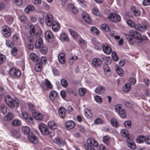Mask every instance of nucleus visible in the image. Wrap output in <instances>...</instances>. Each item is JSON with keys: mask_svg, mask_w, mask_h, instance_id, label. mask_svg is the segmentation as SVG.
I'll return each mask as SVG.
<instances>
[{"mask_svg": "<svg viewBox=\"0 0 150 150\" xmlns=\"http://www.w3.org/2000/svg\"><path fill=\"white\" fill-rule=\"evenodd\" d=\"M6 104L11 108H13L15 106L16 108H18L19 106V101L17 98L13 99L11 96L7 95L5 98Z\"/></svg>", "mask_w": 150, "mask_h": 150, "instance_id": "obj_1", "label": "nucleus"}, {"mask_svg": "<svg viewBox=\"0 0 150 150\" xmlns=\"http://www.w3.org/2000/svg\"><path fill=\"white\" fill-rule=\"evenodd\" d=\"M129 34L133 38L138 40L139 41L137 42V43L139 46L142 45L144 40L148 39V38L146 36L142 37L139 33L134 30H130L129 32Z\"/></svg>", "mask_w": 150, "mask_h": 150, "instance_id": "obj_2", "label": "nucleus"}, {"mask_svg": "<svg viewBox=\"0 0 150 150\" xmlns=\"http://www.w3.org/2000/svg\"><path fill=\"white\" fill-rule=\"evenodd\" d=\"M149 28V25L148 23H144L143 25L137 23L135 24L134 28L137 31L143 32L145 30H146Z\"/></svg>", "mask_w": 150, "mask_h": 150, "instance_id": "obj_3", "label": "nucleus"}, {"mask_svg": "<svg viewBox=\"0 0 150 150\" xmlns=\"http://www.w3.org/2000/svg\"><path fill=\"white\" fill-rule=\"evenodd\" d=\"M108 18L110 21L115 22H119L121 20L120 15L115 13H112L109 14Z\"/></svg>", "mask_w": 150, "mask_h": 150, "instance_id": "obj_4", "label": "nucleus"}, {"mask_svg": "<svg viewBox=\"0 0 150 150\" xmlns=\"http://www.w3.org/2000/svg\"><path fill=\"white\" fill-rule=\"evenodd\" d=\"M33 41L37 40L35 44V47L36 48L39 49L41 47H42V45H44L43 44L42 40L40 34L37 35V37L35 39L33 38Z\"/></svg>", "mask_w": 150, "mask_h": 150, "instance_id": "obj_5", "label": "nucleus"}, {"mask_svg": "<svg viewBox=\"0 0 150 150\" xmlns=\"http://www.w3.org/2000/svg\"><path fill=\"white\" fill-rule=\"evenodd\" d=\"M39 128L41 133L44 135H48L50 133L47 127L44 124H41L39 125Z\"/></svg>", "mask_w": 150, "mask_h": 150, "instance_id": "obj_6", "label": "nucleus"}, {"mask_svg": "<svg viewBox=\"0 0 150 150\" xmlns=\"http://www.w3.org/2000/svg\"><path fill=\"white\" fill-rule=\"evenodd\" d=\"M35 27L33 25H30V36L28 37V40L30 41L32 40V39H35L37 37V35L39 34L36 33L35 31Z\"/></svg>", "mask_w": 150, "mask_h": 150, "instance_id": "obj_7", "label": "nucleus"}, {"mask_svg": "<svg viewBox=\"0 0 150 150\" xmlns=\"http://www.w3.org/2000/svg\"><path fill=\"white\" fill-rule=\"evenodd\" d=\"M45 37L46 40L50 42H53L54 40V36L51 31L47 30L45 33Z\"/></svg>", "mask_w": 150, "mask_h": 150, "instance_id": "obj_8", "label": "nucleus"}, {"mask_svg": "<svg viewBox=\"0 0 150 150\" xmlns=\"http://www.w3.org/2000/svg\"><path fill=\"white\" fill-rule=\"evenodd\" d=\"M2 33L5 37H8L10 36L11 31L10 28L6 26H4L2 28Z\"/></svg>", "mask_w": 150, "mask_h": 150, "instance_id": "obj_9", "label": "nucleus"}, {"mask_svg": "<svg viewBox=\"0 0 150 150\" xmlns=\"http://www.w3.org/2000/svg\"><path fill=\"white\" fill-rule=\"evenodd\" d=\"M10 74L11 76L15 77H19L21 75V71L15 68H12L10 69Z\"/></svg>", "mask_w": 150, "mask_h": 150, "instance_id": "obj_10", "label": "nucleus"}, {"mask_svg": "<svg viewBox=\"0 0 150 150\" xmlns=\"http://www.w3.org/2000/svg\"><path fill=\"white\" fill-rule=\"evenodd\" d=\"M41 86L45 90H47L48 88L52 89V87L50 82L47 79H45L44 83H42Z\"/></svg>", "mask_w": 150, "mask_h": 150, "instance_id": "obj_11", "label": "nucleus"}, {"mask_svg": "<svg viewBox=\"0 0 150 150\" xmlns=\"http://www.w3.org/2000/svg\"><path fill=\"white\" fill-rule=\"evenodd\" d=\"M102 49L103 51L107 54H110L112 52V49L108 44H104L103 45Z\"/></svg>", "mask_w": 150, "mask_h": 150, "instance_id": "obj_12", "label": "nucleus"}, {"mask_svg": "<svg viewBox=\"0 0 150 150\" xmlns=\"http://www.w3.org/2000/svg\"><path fill=\"white\" fill-rule=\"evenodd\" d=\"M92 64L95 67H100L102 64L101 60L98 58H94L92 60Z\"/></svg>", "mask_w": 150, "mask_h": 150, "instance_id": "obj_13", "label": "nucleus"}, {"mask_svg": "<svg viewBox=\"0 0 150 150\" xmlns=\"http://www.w3.org/2000/svg\"><path fill=\"white\" fill-rule=\"evenodd\" d=\"M53 16L50 14L47 15L45 18V22L47 25L50 26L53 24Z\"/></svg>", "mask_w": 150, "mask_h": 150, "instance_id": "obj_14", "label": "nucleus"}, {"mask_svg": "<svg viewBox=\"0 0 150 150\" xmlns=\"http://www.w3.org/2000/svg\"><path fill=\"white\" fill-rule=\"evenodd\" d=\"M28 138L32 143L34 144H37L38 143V138L34 134H29L28 136Z\"/></svg>", "mask_w": 150, "mask_h": 150, "instance_id": "obj_15", "label": "nucleus"}, {"mask_svg": "<svg viewBox=\"0 0 150 150\" xmlns=\"http://www.w3.org/2000/svg\"><path fill=\"white\" fill-rule=\"evenodd\" d=\"M66 109L63 107H60L59 108L58 112L60 117L62 118L64 117L66 112Z\"/></svg>", "mask_w": 150, "mask_h": 150, "instance_id": "obj_16", "label": "nucleus"}, {"mask_svg": "<svg viewBox=\"0 0 150 150\" xmlns=\"http://www.w3.org/2000/svg\"><path fill=\"white\" fill-rule=\"evenodd\" d=\"M33 116L35 119L38 120H41L43 117L42 114L37 111L33 112Z\"/></svg>", "mask_w": 150, "mask_h": 150, "instance_id": "obj_17", "label": "nucleus"}, {"mask_svg": "<svg viewBox=\"0 0 150 150\" xmlns=\"http://www.w3.org/2000/svg\"><path fill=\"white\" fill-rule=\"evenodd\" d=\"M65 127L68 129H73L75 126L74 122L71 120L67 121L65 124Z\"/></svg>", "mask_w": 150, "mask_h": 150, "instance_id": "obj_18", "label": "nucleus"}, {"mask_svg": "<svg viewBox=\"0 0 150 150\" xmlns=\"http://www.w3.org/2000/svg\"><path fill=\"white\" fill-rule=\"evenodd\" d=\"M127 145L129 148L133 149H135L136 148V145L132 140L129 139V138L127 139Z\"/></svg>", "mask_w": 150, "mask_h": 150, "instance_id": "obj_19", "label": "nucleus"}, {"mask_svg": "<svg viewBox=\"0 0 150 150\" xmlns=\"http://www.w3.org/2000/svg\"><path fill=\"white\" fill-rule=\"evenodd\" d=\"M58 59L59 62L61 64H64L65 63V54L64 53H61L58 55Z\"/></svg>", "mask_w": 150, "mask_h": 150, "instance_id": "obj_20", "label": "nucleus"}, {"mask_svg": "<svg viewBox=\"0 0 150 150\" xmlns=\"http://www.w3.org/2000/svg\"><path fill=\"white\" fill-rule=\"evenodd\" d=\"M52 28L53 31L56 32L59 31L60 28L59 24L57 22L54 21L52 24Z\"/></svg>", "mask_w": 150, "mask_h": 150, "instance_id": "obj_21", "label": "nucleus"}, {"mask_svg": "<svg viewBox=\"0 0 150 150\" xmlns=\"http://www.w3.org/2000/svg\"><path fill=\"white\" fill-rule=\"evenodd\" d=\"M105 90L104 87L98 86L96 88L95 92L97 94H101L104 93Z\"/></svg>", "mask_w": 150, "mask_h": 150, "instance_id": "obj_22", "label": "nucleus"}, {"mask_svg": "<svg viewBox=\"0 0 150 150\" xmlns=\"http://www.w3.org/2000/svg\"><path fill=\"white\" fill-rule=\"evenodd\" d=\"M54 142L59 146H62L64 145L65 142L62 139L59 137L55 138Z\"/></svg>", "mask_w": 150, "mask_h": 150, "instance_id": "obj_23", "label": "nucleus"}, {"mask_svg": "<svg viewBox=\"0 0 150 150\" xmlns=\"http://www.w3.org/2000/svg\"><path fill=\"white\" fill-rule=\"evenodd\" d=\"M86 142L87 144H91L96 147H97L98 145V142L93 138H90L88 139Z\"/></svg>", "mask_w": 150, "mask_h": 150, "instance_id": "obj_24", "label": "nucleus"}, {"mask_svg": "<svg viewBox=\"0 0 150 150\" xmlns=\"http://www.w3.org/2000/svg\"><path fill=\"white\" fill-rule=\"evenodd\" d=\"M82 16L83 19L87 23H90L91 22V18L88 14L85 12H83Z\"/></svg>", "mask_w": 150, "mask_h": 150, "instance_id": "obj_25", "label": "nucleus"}, {"mask_svg": "<svg viewBox=\"0 0 150 150\" xmlns=\"http://www.w3.org/2000/svg\"><path fill=\"white\" fill-rule=\"evenodd\" d=\"M14 116L11 112H8L7 114L4 117V120L7 121H10L14 117Z\"/></svg>", "mask_w": 150, "mask_h": 150, "instance_id": "obj_26", "label": "nucleus"}, {"mask_svg": "<svg viewBox=\"0 0 150 150\" xmlns=\"http://www.w3.org/2000/svg\"><path fill=\"white\" fill-rule=\"evenodd\" d=\"M11 134L15 138H18L20 136V133L18 131L13 129L11 130Z\"/></svg>", "mask_w": 150, "mask_h": 150, "instance_id": "obj_27", "label": "nucleus"}, {"mask_svg": "<svg viewBox=\"0 0 150 150\" xmlns=\"http://www.w3.org/2000/svg\"><path fill=\"white\" fill-rule=\"evenodd\" d=\"M131 10L133 12L134 16H138L140 15V11L138 9H136L134 6H132L131 7Z\"/></svg>", "mask_w": 150, "mask_h": 150, "instance_id": "obj_28", "label": "nucleus"}, {"mask_svg": "<svg viewBox=\"0 0 150 150\" xmlns=\"http://www.w3.org/2000/svg\"><path fill=\"white\" fill-rule=\"evenodd\" d=\"M120 133L121 135L127 138V139L129 138L130 135L129 134L128 131L125 129H123L121 130Z\"/></svg>", "mask_w": 150, "mask_h": 150, "instance_id": "obj_29", "label": "nucleus"}, {"mask_svg": "<svg viewBox=\"0 0 150 150\" xmlns=\"http://www.w3.org/2000/svg\"><path fill=\"white\" fill-rule=\"evenodd\" d=\"M42 69V65L40 62H37L36 64L35 65L34 67V69L35 71L37 72H40L41 71Z\"/></svg>", "mask_w": 150, "mask_h": 150, "instance_id": "obj_30", "label": "nucleus"}, {"mask_svg": "<svg viewBox=\"0 0 150 150\" xmlns=\"http://www.w3.org/2000/svg\"><path fill=\"white\" fill-rule=\"evenodd\" d=\"M49 96L51 100L53 101L54 99L57 97V93L56 91H52L50 92Z\"/></svg>", "mask_w": 150, "mask_h": 150, "instance_id": "obj_31", "label": "nucleus"}, {"mask_svg": "<svg viewBox=\"0 0 150 150\" xmlns=\"http://www.w3.org/2000/svg\"><path fill=\"white\" fill-rule=\"evenodd\" d=\"M39 49L40 52L43 54H46L47 52V47L45 45H42Z\"/></svg>", "mask_w": 150, "mask_h": 150, "instance_id": "obj_32", "label": "nucleus"}, {"mask_svg": "<svg viewBox=\"0 0 150 150\" xmlns=\"http://www.w3.org/2000/svg\"><path fill=\"white\" fill-rule=\"evenodd\" d=\"M146 136L140 135L138 137L137 139V142L139 143H141L145 142Z\"/></svg>", "mask_w": 150, "mask_h": 150, "instance_id": "obj_33", "label": "nucleus"}, {"mask_svg": "<svg viewBox=\"0 0 150 150\" xmlns=\"http://www.w3.org/2000/svg\"><path fill=\"white\" fill-rule=\"evenodd\" d=\"M60 39L61 40L63 41L68 42L69 38L67 35L65 33H62L60 35Z\"/></svg>", "mask_w": 150, "mask_h": 150, "instance_id": "obj_34", "label": "nucleus"}, {"mask_svg": "<svg viewBox=\"0 0 150 150\" xmlns=\"http://www.w3.org/2000/svg\"><path fill=\"white\" fill-rule=\"evenodd\" d=\"M131 89V86L129 83H127L124 86L123 90L125 92H127L129 91Z\"/></svg>", "mask_w": 150, "mask_h": 150, "instance_id": "obj_35", "label": "nucleus"}, {"mask_svg": "<svg viewBox=\"0 0 150 150\" xmlns=\"http://www.w3.org/2000/svg\"><path fill=\"white\" fill-rule=\"evenodd\" d=\"M49 127L51 129H55L57 128V126L53 121H50L48 123Z\"/></svg>", "mask_w": 150, "mask_h": 150, "instance_id": "obj_36", "label": "nucleus"}, {"mask_svg": "<svg viewBox=\"0 0 150 150\" xmlns=\"http://www.w3.org/2000/svg\"><path fill=\"white\" fill-rule=\"evenodd\" d=\"M85 115L87 118L91 119L93 115L90 110L86 109L85 110Z\"/></svg>", "mask_w": 150, "mask_h": 150, "instance_id": "obj_37", "label": "nucleus"}, {"mask_svg": "<svg viewBox=\"0 0 150 150\" xmlns=\"http://www.w3.org/2000/svg\"><path fill=\"white\" fill-rule=\"evenodd\" d=\"M111 123L112 125L115 127H117L120 125L118 121L115 118H112L111 119Z\"/></svg>", "mask_w": 150, "mask_h": 150, "instance_id": "obj_38", "label": "nucleus"}, {"mask_svg": "<svg viewBox=\"0 0 150 150\" xmlns=\"http://www.w3.org/2000/svg\"><path fill=\"white\" fill-rule=\"evenodd\" d=\"M115 69L117 73L119 75L122 76L123 75V71L118 65H117L116 66Z\"/></svg>", "mask_w": 150, "mask_h": 150, "instance_id": "obj_39", "label": "nucleus"}, {"mask_svg": "<svg viewBox=\"0 0 150 150\" xmlns=\"http://www.w3.org/2000/svg\"><path fill=\"white\" fill-rule=\"evenodd\" d=\"M68 30L70 34L74 39L77 38L78 34L76 32L71 29H69Z\"/></svg>", "mask_w": 150, "mask_h": 150, "instance_id": "obj_40", "label": "nucleus"}, {"mask_svg": "<svg viewBox=\"0 0 150 150\" xmlns=\"http://www.w3.org/2000/svg\"><path fill=\"white\" fill-rule=\"evenodd\" d=\"M125 36L127 39L130 44L133 45L135 43V41L133 38L131 37L129 35H126Z\"/></svg>", "mask_w": 150, "mask_h": 150, "instance_id": "obj_41", "label": "nucleus"}, {"mask_svg": "<svg viewBox=\"0 0 150 150\" xmlns=\"http://www.w3.org/2000/svg\"><path fill=\"white\" fill-rule=\"evenodd\" d=\"M31 41H30L28 40V41L29 42L28 43L26 46L27 48L30 50H32L34 48V46L33 43V39Z\"/></svg>", "mask_w": 150, "mask_h": 150, "instance_id": "obj_42", "label": "nucleus"}, {"mask_svg": "<svg viewBox=\"0 0 150 150\" xmlns=\"http://www.w3.org/2000/svg\"><path fill=\"white\" fill-rule=\"evenodd\" d=\"M30 57L31 59L34 61L38 62V58L36 54L35 53H32L30 54Z\"/></svg>", "mask_w": 150, "mask_h": 150, "instance_id": "obj_43", "label": "nucleus"}, {"mask_svg": "<svg viewBox=\"0 0 150 150\" xmlns=\"http://www.w3.org/2000/svg\"><path fill=\"white\" fill-rule=\"evenodd\" d=\"M22 130L24 134H28L30 132V129L29 127L27 126H25L22 127Z\"/></svg>", "mask_w": 150, "mask_h": 150, "instance_id": "obj_44", "label": "nucleus"}, {"mask_svg": "<svg viewBox=\"0 0 150 150\" xmlns=\"http://www.w3.org/2000/svg\"><path fill=\"white\" fill-rule=\"evenodd\" d=\"M34 6L32 5H30L28 6L25 9V12L28 13L29 12V11H33L34 10Z\"/></svg>", "mask_w": 150, "mask_h": 150, "instance_id": "obj_45", "label": "nucleus"}, {"mask_svg": "<svg viewBox=\"0 0 150 150\" xmlns=\"http://www.w3.org/2000/svg\"><path fill=\"white\" fill-rule=\"evenodd\" d=\"M110 139V138L108 136H105L103 138V142L107 145L109 144Z\"/></svg>", "mask_w": 150, "mask_h": 150, "instance_id": "obj_46", "label": "nucleus"}, {"mask_svg": "<svg viewBox=\"0 0 150 150\" xmlns=\"http://www.w3.org/2000/svg\"><path fill=\"white\" fill-rule=\"evenodd\" d=\"M101 28L106 32H108L110 30L109 26L105 24H103L101 26Z\"/></svg>", "mask_w": 150, "mask_h": 150, "instance_id": "obj_47", "label": "nucleus"}, {"mask_svg": "<svg viewBox=\"0 0 150 150\" xmlns=\"http://www.w3.org/2000/svg\"><path fill=\"white\" fill-rule=\"evenodd\" d=\"M21 124V121L18 120H14L11 122V125L14 126H18Z\"/></svg>", "mask_w": 150, "mask_h": 150, "instance_id": "obj_48", "label": "nucleus"}, {"mask_svg": "<svg viewBox=\"0 0 150 150\" xmlns=\"http://www.w3.org/2000/svg\"><path fill=\"white\" fill-rule=\"evenodd\" d=\"M127 23L128 25L134 28L135 24L132 20L128 19L127 21Z\"/></svg>", "mask_w": 150, "mask_h": 150, "instance_id": "obj_49", "label": "nucleus"}, {"mask_svg": "<svg viewBox=\"0 0 150 150\" xmlns=\"http://www.w3.org/2000/svg\"><path fill=\"white\" fill-rule=\"evenodd\" d=\"M95 101L97 103H101L102 102V99L99 96L97 95L94 97Z\"/></svg>", "mask_w": 150, "mask_h": 150, "instance_id": "obj_50", "label": "nucleus"}, {"mask_svg": "<svg viewBox=\"0 0 150 150\" xmlns=\"http://www.w3.org/2000/svg\"><path fill=\"white\" fill-rule=\"evenodd\" d=\"M112 57L113 59L115 61H117L118 60V57L117 56L115 52L113 51L112 53Z\"/></svg>", "mask_w": 150, "mask_h": 150, "instance_id": "obj_51", "label": "nucleus"}, {"mask_svg": "<svg viewBox=\"0 0 150 150\" xmlns=\"http://www.w3.org/2000/svg\"><path fill=\"white\" fill-rule=\"evenodd\" d=\"M118 114L121 118H124L126 117V114L125 111L123 110L118 112Z\"/></svg>", "mask_w": 150, "mask_h": 150, "instance_id": "obj_52", "label": "nucleus"}, {"mask_svg": "<svg viewBox=\"0 0 150 150\" xmlns=\"http://www.w3.org/2000/svg\"><path fill=\"white\" fill-rule=\"evenodd\" d=\"M29 109L31 111H34L35 110V107L34 105L31 103H28L27 104Z\"/></svg>", "mask_w": 150, "mask_h": 150, "instance_id": "obj_53", "label": "nucleus"}, {"mask_svg": "<svg viewBox=\"0 0 150 150\" xmlns=\"http://www.w3.org/2000/svg\"><path fill=\"white\" fill-rule=\"evenodd\" d=\"M86 92V90L84 88H80L79 91V94L81 96H83Z\"/></svg>", "mask_w": 150, "mask_h": 150, "instance_id": "obj_54", "label": "nucleus"}, {"mask_svg": "<svg viewBox=\"0 0 150 150\" xmlns=\"http://www.w3.org/2000/svg\"><path fill=\"white\" fill-rule=\"evenodd\" d=\"M6 60L5 56L4 55L0 53V64H2Z\"/></svg>", "mask_w": 150, "mask_h": 150, "instance_id": "obj_55", "label": "nucleus"}, {"mask_svg": "<svg viewBox=\"0 0 150 150\" xmlns=\"http://www.w3.org/2000/svg\"><path fill=\"white\" fill-rule=\"evenodd\" d=\"M122 105L120 104H117L114 106V109L117 112H119L120 110L121 109Z\"/></svg>", "mask_w": 150, "mask_h": 150, "instance_id": "obj_56", "label": "nucleus"}, {"mask_svg": "<svg viewBox=\"0 0 150 150\" xmlns=\"http://www.w3.org/2000/svg\"><path fill=\"white\" fill-rule=\"evenodd\" d=\"M5 19L8 23H10L13 21V17L11 16H7L5 17Z\"/></svg>", "mask_w": 150, "mask_h": 150, "instance_id": "obj_57", "label": "nucleus"}, {"mask_svg": "<svg viewBox=\"0 0 150 150\" xmlns=\"http://www.w3.org/2000/svg\"><path fill=\"white\" fill-rule=\"evenodd\" d=\"M61 83L62 86L64 87H66L68 86L67 81L64 79H62L61 80Z\"/></svg>", "mask_w": 150, "mask_h": 150, "instance_id": "obj_58", "label": "nucleus"}, {"mask_svg": "<svg viewBox=\"0 0 150 150\" xmlns=\"http://www.w3.org/2000/svg\"><path fill=\"white\" fill-rule=\"evenodd\" d=\"M22 116L23 118L26 120H28V118H29V115L28 113H27V112L26 111H23L22 112Z\"/></svg>", "mask_w": 150, "mask_h": 150, "instance_id": "obj_59", "label": "nucleus"}, {"mask_svg": "<svg viewBox=\"0 0 150 150\" xmlns=\"http://www.w3.org/2000/svg\"><path fill=\"white\" fill-rule=\"evenodd\" d=\"M84 149L87 150H95L92 146L89 145L88 144H84Z\"/></svg>", "mask_w": 150, "mask_h": 150, "instance_id": "obj_60", "label": "nucleus"}, {"mask_svg": "<svg viewBox=\"0 0 150 150\" xmlns=\"http://www.w3.org/2000/svg\"><path fill=\"white\" fill-rule=\"evenodd\" d=\"M16 47H13L12 49L11 50V53L13 55L15 56L17 53L18 51Z\"/></svg>", "mask_w": 150, "mask_h": 150, "instance_id": "obj_61", "label": "nucleus"}, {"mask_svg": "<svg viewBox=\"0 0 150 150\" xmlns=\"http://www.w3.org/2000/svg\"><path fill=\"white\" fill-rule=\"evenodd\" d=\"M103 122V120L100 118L96 119L94 121V123L96 125L102 124Z\"/></svg>", "mask_w": 150, "mask_h": 150, "instance_id": "obj_62", "label": "nucleus"}, {"mask_svg": "<svg viewBox=\"0 0 150 150\" xmlns=\"http://www.w3.org/2000/svg\"><path fill=\"white\" fill-rule=\"evenodd\" d=\"M91 30L93 33H95L97 35L99 33V31L98 29L95 27H92L91 28Z\"/></svg>", "mask_w": 150, "mask_h": 150, "instance_id": "obj_63", "label": "nucleus"}, {"mask_svg": "<svg viewBox=\"0 0 150 150\" xmlns=\"http://www.w3.org/2000/svg\"><path fill=\"white\" fill-rule=\"evenodd\" d=\"M19 20L21 22L25 23L27 21V18L25 16H21L19 17Z\"/></svg>", "mask_w": 150, "mask_h": 150, "instance_id": "obj_64", "label": "nucleus"}]
</instances>
